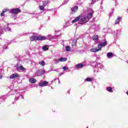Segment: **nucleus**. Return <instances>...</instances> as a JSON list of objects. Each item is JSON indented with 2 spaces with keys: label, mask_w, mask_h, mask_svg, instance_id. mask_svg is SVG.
Masks as SVG:
<instances>
[{
  "label": "nucleus",
  "mask_w": 128,
  "mask_h": 128,
  "mask_svg": "<svg viewBox=\"0 0 128 128\" xmlns=\"http://www.w3.org/2000/svg\"><path fill=\"white\" fill-rule=\"evenodd\" d=\"M79 24H84L89 22L88 18L86 16L80 14L79 16Z\"/></svg>",
  "instance_id": "1"
},
{
  "label": "nucleus",
  "mask_w": 128,
  "mask_h": 128,
  "mask_svg": "<svg viewBox=\"0 0 128 128\" xmlns=\"http://www.w3.org/2000/svg\"><path fill=\"white\" fill-rule=\"evenodd\" d=\"M20 12H22V10L18 8H13L10 11V13L12 14H20Z\"/></svg>",
  "instance_id": "2"
},
{
  "label": "nucleus",
  "mask_w": 128,
  "mask_h": 128,
  "mask_svg": "<svg viewBox=\"0 0 128 128\" xmlns=\"http://www.w3.org/2000/svg\"><path fill=\"white\" fill-rule=\"evenodd\" d=\"M106 44H108V42L106 41L104 42H100L99 43V44L98 45V48L100 51L102 50V48H104Z\"/></svg>",
  "instance_id": "3"
},
{
  "label": "nucleus",
  "mask_w": 128,
  "mask_h": 128,
  "mask_svg": "<svg viewBox=\"0 0 128 128\" xmlns=\"http://www.w3.org/2000/svg\"><path fill=\"white\" fill-rule=\"evenodd\" d=\"M71 14H74L76 12H78V6H74L71 8Z\"/></svg>",
  "instance_id": "4"
},
{
  "label": "nucleus",
  "mask_w": 128,
  "mask_h": 128,
  "mask_svg": "<svg viewBox=\"0 0 128 128\" xmlns=\"http://www.w3.org/2000/svg\"><path fill=\"white\" fill-rule=\"evenodd\" d=\"M48 84V82L46 81H44L39 83V86H46Z\"/></svg>",
  "instance_id": "5"
},
{
  "label": "nucleus",
  "mask_w": 128,
  "mask_h": 128,
  "mask_svg": "<svg viewBox=\"0 0 128 128\" xmlns=\"http://www.w3.org/2000/svg\"><path fill=\"white\" fill-rule=\"evenodd\" d=\"M30 42H36V40H38V36H32L30 37Z\"/></svg>",
  "instance_id": "6"
},
{
  "label": "nucleus",
  "mask_w": 128,
  "mask_h": 128,
  "mask_svg": "<svg viewBox=\"0 0 128 128\" xmlns=\"http://www.w3.org/2000/svg\"><path fill=\"white\" fill-rule=\"evenodd\" d=\"M46 36H37V40H46Z\"/></svg>",
  "instance_id": "7"
},
{
  "label": "nucleus",
  "mask_w": 128,
  "mask_h": 128,
  "mask_svg": "<svg viewBox=\"0 0 128 128\" xmlns=\"http://www.w3.org/2000/svg\"><path fill=\"white\" fill-rule=\"evenodd\" d=\"M20 78V75L18 74H11L10 76V78L11 80H14V78Z\"/></svg>",
  "instance_id": "8"
},
{
  "label": "nucleus",
  "mask_w": 128,
  "mask_h": 128,
  "mask_svg": "<svg viewBox=\"0 0 128 128\" xmlns=\"http://www.w3.org/2000/svg\"><path fill=\"white\" fill-rule=\"evenodd\" d=\"M94 12H90L89 13H88V20H90V19L92 18V14H94Z\"/></svg>",
  "instance_id": "9"
},
{
  "label": "nucleus",
  "mask_w": 128,
  "mask_h": 128,
  "mask_svg": "<svg viewBox=\"0 0 128 128\" xmlns=\"http://www.w3.org/2000/svg\"><path fill=\"white\" fill-rule=\"evenodd\" d=\"M78 22V24H80V16L76 17L74 20H72V24H74V22Z\"/></svg>",
  "instance_id": "10"
},
{
  "label": "nucleus",
  "mask_w": 128,
  "mask_h": 128,
  "mask_svg": "<svg viewBox=\"0 0 128 128\" xmlns=\"http://www.w3.org/2000/svg\"><path fill=\"white\" fill-rule=\"evenodd\" d=\"M100 51L99 49L96 48H92L90 50V52H98Z\"/></svg>",
  "instance_id": "11"
},
{
  "label": "nucleus",
  "mask_w": 128,
  "mask_h": 128,
  "mask_svg": "<svg viewBox=\"0 0 128 128\" xmlns=\"http://www.w3.org/2000/svg\"><path fill=\"white\" fill-rule=\"evenodd\" d=\"M92 38L93 40H94V42H98V35H94Z\"/></svg>",
  "instance_id": "12"
},
{
  "label": "nucleus",
  "mask_w": 128,
  "mask_h": 128,
  "mask_svg": "<svg viewBox=\"0 0 128 128\" xmlns=\"http://www.w3.org/2000/svg\"><path fill=\"white\" fill-rule=\"evenodd\" d=\"M84 66V64H78L76 65V68H82Z\"/></svg>",
  "instance_id": "13"
},
{
  "label": "nucleus",
  "mask_w": 128,
  "mask_h": 128,
  "mask_svg": "<svg viewBox=\"0 0 128 128\" xmlns=\"http://www.w3.org/2000/svg\"><path fill=\"white\" fill-rule=\"evenodd\" d=\"M29 80L31 84H36V80L34 78H31Z\"/></svg>",
  "instance_id": "14"
},
{
  "label": "nucleus",
  "mask_w": 128,
  "mask_h": 128,
  "mask_svg": "<svg viewBox=\"0 0 128 128\" xmlns=\"http://www.w3.org/2000/svg\"><path fill=\"white\" fill-rule=\"evenodd\" d=\"M42 50H43L44 52L48 50V45L44 46H42Z\"/></svg>",
  "instance_id": "15"
},
{
  "label": "nucleus",
  "mask_w": 128,
  "mask_h": 128,
  "mask_svg": "<svg viewBox=\"0 0 128 128\" xmlns=\"http://www.w3.org/2000/svg\"><path fill=\"white\" fill-rule=\"evenodd\" d=\"M59 62H66L68 58H61L58 60Z\"/></svg>",
  "instance_id": "16"
},
{
  "label": "nucleus",
  "mask_w": 128,
  "mask_h": 128,
  "mask_svg": "<svg viewBox=\"0 0 128 128\" xmlns=\"http://www.w3.org/2000/svg\"><path fill=\"white\" fill-rule=\"evenodd\" d=\"M112 56H114V54H112V52H108L107 54V58H112Z\"/></svg>",
  "instance_id": "17"
},
{
  "label": "nucleus",
  "mask_w": 128,
  "mask_h": 128,
  "mask_svg": "<svg viewBox=\"0 0 128 128\" xmlns=\"http://www.w3.org/2000/svg\"><path fill=\"white\" fill-rule=\"evenodd\" d=\"M106 90H108V92H114L112 88L110 86L106 88Z\"/></svg>",
  "instance_id": "18"
},
{
  "label": "nucleus",
  "mask_w": 128,
  "mask_h": 128,
  "mask_svg": "<svg viewBox=\"0 0 128 128\" xmlns=\"http://www.w3.org/2000/svg\"><path fill=\"white\" fill-rule=\"evenodd\" d=\"M122 20V18H118L115 21V24H120V20Z\"/></svg>",
  "instance_id": "19"
},
{
  "label": "nucleus",
  "mask_w": 128,
  "mask_h": 128,
  "mask_svg": "<svg viewBox=\"0 0 128 128\" xmlns=\"http://www.w3.org/2000/svg\"><path fill=\"white\" fill-rule=\"evenodd\" d=\"M17 70H26V68H24V66H22L18 67L17 68Z\"/></svg>",
  "instance_id": "20"
},
{
  "label": "nucleus",
  "mask_w": 128,
  "mask_h": 128,
  "mask_svg": "<svg viewBox=\"0 0 128 128\" xmlns=\"http://www.w3.org/2000/svg\"><path fill=\"white\" fill-rule=\"evenodd\" d=\"M85 80L86 82H92V80H94V79L92 78H86Z\"/></svg>",
  "instance_id": "21"
},
{
  "label": "nucleus",
  "mask_w": 128,
  "mask_h": 128,
  "mask_svg": "<svg viewBox=\"0 0 128 128\" xmlns=\"http://www.w3.org/2000/svg\"><path fill=\"white\" fill-rule=\"evenodd\" d=\"M65 48L66 52H70V46H66Z\"/></svg>",
  "instance_id": "22"
},
{
  "label": "nucleus",
  "mask_w": 128,
  "mask_h": 128,
  "mask_svg": "<svg viewBox=\"0 0 128 128\" xmlns=\"http://www.w3.org/2000/svg\"><path fill=\"white\" fill-rule=\"evenodd\" d=\"M39 64L44 66H46V62H44V61H42L41 62H39Z\"/></svg>",
  "instance_id": "23"
},
{
  "label": "nucleus",
  "mask_w": 128,
  "mask_h": 128,
  "mask_svg": "<svg viewBox=\"0 0 128 128\" xmlns=\"http://www.w3.org/2000/svg\"><path fill=\"white\" fill-rule=\"evenodd\" d=\"M72 46H76V41H73L72 43Z\"/></svg>",
  "instance_id": "24"
},
{
  "label": "nucleus",
  "mask_w": 128,
  "mask_h": 128,
  "mask_svg": "<svg viewBox=\"0 0 128 128\" xmlns=\"http://www.w3.org/2000/svg\"><path fill=\"white\" fill-rule=\"evenodd\" d=\"M39 8H40V10H44V6H39Z\"/></svg>",
  "instance_id": "25"
},
{
  "label": "nucleus",
  "mask_w": 128,
  "mask_h": 128,
  "mask_svg": "<svg viewBox=\"0 0 128 128\" xmlns=\"http://www.w3.org/2000/svg\"><path fill=\"white\" fill-rule=\"evenodd\" d=\"M62 70H64L66 71L68 70V68L64 66L62 68Z\"/></svg>",
  "instance_id": "26"
},
{
  "label": "nucleus",
  "mask_w": 128,
  "mask_h": 128,
  "mask_svg": "<svg viewBox=\"0 0 128 128\" xmlns=\"http://www.w3.org/2000/svg\"><path fill=\"white\" fill-rule=\"evenodd\" d=\"M43 6H48V2H43Z\"/></svg>",
  "instance_id": "27"
},
{
  "label": "nucleus",
  "mask_w": 128,
  "mask_h": 128,
  "mask_svg": "<svg viewBox=\"0 0 128 128\" xmlns=\"http://www.w3.org/2000/svg\"><path fill=\"white\" fill-rule=\"evenodd\" d=\"M1 16H4V11L2 12L0 14Z\"/></svg>",
  "instance_id": "28"
},
{
  "label": "nucleus",
  "mask_w": 128,
  "mask_h": 128,
  "mask_svg": "<svg viewBox=\"0 0 128 128\" xmlns=\"http://www.w3.org/2000/svg\"><path fill=\"white\" fill-rule=\"evenodd\" d=\"M2 12H8V9L6 8V9H4V10H3Z\"/></svg>",
  "instance_id": "29"
},
{
  "label": "nucleus",
  "mask_w": 128,
  "mask_h": 128,
  "mask_svg": "<svg viewBox=\"0 0 128 128\" xmlns=\"http://www.w3.org/2000/svg\"><path fill=\"white\" fill-rule=\"evenodd\" d=\"M126 94L128 96V91L126 92Z\"/></svg>",
  "instance_id": "30"
}]
</instances>
